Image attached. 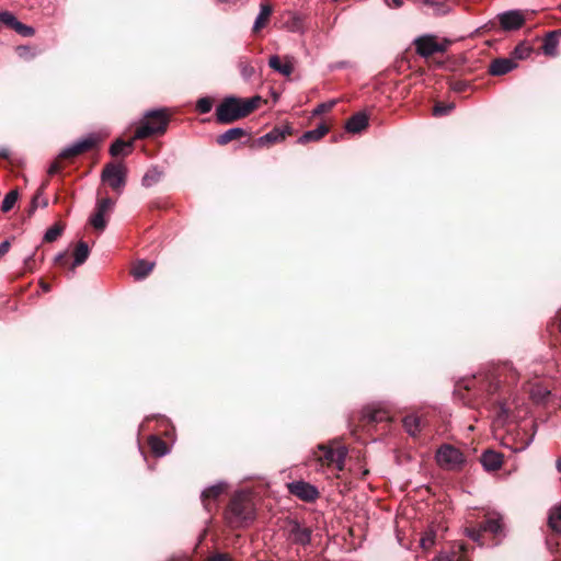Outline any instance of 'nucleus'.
Listing matches in <instances>:
<instances>
[{"label":"nucleus","instance_id":"58836bf2","mask_svg":"<svg viewBox=\"0 0 561 561\" xmlns=\"http://www.w3.org/2000/svg\"><path fill=\"white\" fill-rule=\"evenodd\" d=\"M214 104V100L211 98L205 96L201 98L196 103V110L201 114H206L211 111Z\"/></svg>","mask_w":561,"mask_h":561},{"label":"nucleus","instance_id":"bf43d9fd","mask_svg":"<svg viewBox=\"0 0 561 561\" xmlns=\"http://www.w3.org/2000/svg\"><path fill=\"white\" fill-rule=\"evenodd\" d=\"M19 50H22V53H25L26 47H25V46H20V47H19Z\"/></svg>","mask_w":561,"mask_h":561},{"label":"nucleus","instance_id":"ea45409f","mask_svg":"<svg viewBox=\"0 0 561 561\" xmlns=\"http://www.w3.org/2000/svg\"><path fill=\"white\" fill-rule=\"evenodd\" d=\"M531 50L533 49L530 46L526 45L525 43H520L515 47L513 56L516 59H525L530 55Z\"/></svg>","mask_w":561,"mask_h":561},{"label":"nucleus","instance_id":"a18cd8bd","mask_svg":"<svg viewBox=\"0 0 561 561\" xmlns=\"http://www.w3.org/2000/svg\"><path fill=\"white\" fill-rule=\"evenodd\" d=\"M468 87V82L462 80H456L451 83L453 90L459 93L467 91Z\"/></svg>","mask_w":561,"mask_h":561},{"label":"nucleus","instance_id":"b1692460","mask_svg":"<svg viewBox=\"0 0 561 561\" xmlns=\"http://www.w3.org/2000/svg\"><path fill=\"white\" fill-rule=\"evenodd\" d=\"M561 36V28L548 32L543 39L542 50L547 56H556L558 38Z\"/></svg>","mask_w":561,"mask_h":561},{"label":"nucleus","instance_id":"a19ab883","mask_svg":"<svg viewBox=\"0 0 561 561\" xmlns=\"http://www.w3.org/2000/svg\"><path fill=\"white\" fill-rule=\"evenodd\" d=\"M435 543V534L433 531H428L426 533L422 538H421V546L423 549L427 550L430 549L431 547H433Z\"/></svg>","mask_w":561,"mask_h":561},{"label":"nucleus","instance_id":"473e14b6","mask_svg":"<svg viewBox=\"0 0 561 561\" xmlns=\"http://www.w3.org/2000/svg\"><path fill=\"white\" fill-rule=\"evenodd\" d=\"M238 69L240 71L241 77L249 81L255 73V69L248 57H240L238 60Z\"/></svg>","mask_w":561,"mask_h":561},{"label":"nucleus","instance_id":"f3484780","mask_svg":"<svg viewBox=\"0 0 561 561\" xmlns=\"http://www.w3.org/2000/svg\"><path fill=\"white\" fill-rule=\"evenodd\" d=\"M389 415L386 410L380 408L366 407L362 412L359 422L363 426L377 424L389 421Z\"/></svg>","mask_w":561,"mask_h":561},{"label":"nucleus","instance_id":"39448f33","mask_svg":"<svg viewBox=\"0 0 561 561\" xmlns=\"http://www.w3.org/2000/svg\"><path fill=\"white\" fill-rule=\"evenodd\" d=\"M100 138L96 135H90L87 138L77 141L72 146L64 149L58 157L51 162L48 174L54 175L59 173L64 168V161H72L75 158L98 147Z\"/></svg>","mask_w":561,"mask_h":561},{"label":"nucleus","instance_id":"de8ad7c7","mask_svg":"<svg viewBox=\"0 0 561 561\" xmlns=\"http://www.w3.org/2000/svg\"><path fill=\"white\" fill-rule=\"evenodd\" d=\"M68 261H69V257L67 255L66 252L64 253H59L56 257H55V263L59 266H66L68 264Z\"/></svg>","mask_w":561,"mask_h":561},{"label":"nucleus","instance_id":"c85d7f7f","mask_svg":"<svg viewBox=\"0 0 561 561\" xmlns=\"http://www.w3.org/2000/svg\"><path fill=\"white\" fill-rule=\"evenodd\" d=\"M154 263L146 260H138L131 268V275L136 279H142L147 277L153 270Z\"/></svg>","mask_w":561,"mask_h":561},{"label":"nucleus","instance_id":"7c9ffc66","mask_svg":"<svg viewBox=\"0 0 561 561\" xmlns=\"http://www.w3.org/2000/svg\"><path fill=\"white\" fill-rule=\"evenodd\" d=\"M90 249L88 247V243L84 241H79L73 252L75 260L72 268L83 264L87 261Z\"/></svg>","mask_w":561,"mask_h":561},{"label":"nucleus","instance_id":"5701e85b","mask_svg":"<svg viewBox=\"0 0 561 561\" xmlns=\"http://www.w3.org/2000/svg\"><path fill=\"white\" fill-rule=\"evenodd\" d=\"M248 136V131L240 127H234L226 130L221 135L217 136L216 142L219 146H226L233 140H239L242 137Z\"/></svg>","mask_w":561,"mask_h":561},{"label":"nucleus","instance_id":"09e8293b","mask_svg":"<svg viewBox=\"0 0 561 561\" xmlns=\"http://www.w3.org/2000/svg\"><path fill=\"white\" fill-rule=\"evenodd\" d=\"M11 248V243L9 240H4L0 243V259L5 255Z\"/></svg>","mask_w":561,"mask_h":561},{"label":"nucleus","instance_id":"4be33fe9","mask_svg":"<svg viewBox=\"0 0 561 561\" xmlns=\"http://www.w3.org/2000/svg\"><path fill=\"white\" fill-rule=\"evenodd\" d=\"M329 126L322 123L316 129L304 133L299 137L298 142L301 145H306L311 141H318L329 133Z\"/></svg>","mask_w":561,"mask_h":561},{"label":"nucleus","instance_id":"4d7b16f0","mask_svg":"<svg viewBox=\"0 0 561 561\" xmlns=\"http://www.w3.org/2000/svg\"><path fill=\"white\" fill-rule=\"evenodd\" d=\"M36 208H37V207H34V205H31L30 210H28L30 215H31V214H33V213L35 211V209H36Z\"/></svg>","mask_w":561,"mask_h":561},{"label":"nucleus","instance_id":"8fccbe9b","mask_svg":"<svg viewBox=\"0 0 561 561\" xmlns=\"http://www.w3.org/2000/svg\"><path fill=\"white\" fill-rule=\"evenodd\" d=\"M0 158L4 160H11V150L8 148L0 149Z\"/></svg>","mask_w":561,"mask_h":561},{"label":"nucleus","instance_id":"20e7f679","mask_svg":"<svg viewBox=\"0 0 561 561\" xmlns=\"http://www.w3.org/2000/svg\"><path fill=\"white\" fill-rule=\"evenodd\" d=\"M500 388V381L494 378H488L480 382L479 388L474 378L468 380H461L456 383L455 396L459 397L465 404H471L473 398L482 396L484 392L486 396H492L497 392Z\"/></svg>","mask_w":561,"mask_h":561},{"label":"nucleus","instance_id":"864d4df0","mask_svg":"<svg viewBox=\"0 0 561 561\" xmlns=\"http://www.w3.org/2000/svg\"><path fill=\"white\" fill-rule=\"evenodd\" d=\"M508 413V410L505 408V404L504 403H501L500 404V411H499V415L502 416V415H507Z\"/></svg>","mask_w":561,"mask_h":561},{"label":"nucleus","instance_id":"1a4fd4ad","mask_svg":"<svg viewBox=\"0 0 561 561\" xmlns=\"http://www.w3.org/2000/svg\"><path fill=\"white\" fill-rule=\"evenodd\" d=\"M127 168L122 162L106 163L102 170L101 179L116 193H122L126 185Z\"/></svg>","mask_w":561,"mask_h":561},{"label":"nucleus","instance_id":"9d476101","mask_svg":"<svg viewBox=\"0 0 561 561\" xmlns=\"http://www.w3.org/2000/svg\"><path fill=\"white\" fill-rule=\"evenodd\" d=\"M284 529L287 534V540H289L290 543L302 547L310 545L312 529L310 527L302 526L298 519L288 518Z\"/></svg>","mask_w":561,"mask_h":561},{"label":"nucleus","instance_id":"423d86ee","mask_svg":"<svg viewBox=\"0 0 561 561\" xmlns=\"http://www.w3.org/2000/svg\"><path fill=\"white\" fill-rule=\"evenodd\" d=\"M318 449L321 453L318 456V461H320L321 465L332 467L337 471L344 470L345 459L348 454L346 446L334 440L327 445H319Z\"/></svg>","mask_w":561,"mask_h":561},{"label":"nucleus","instance_id":"cd10ccee","mask_svg":"<svg viewBox=\"0 0 561 561\" xmlns=\"http://www.w3.org/2000/svg\"><path fill=\"white\" fill-rule=\"evenodd\" d=\"M423 425L424 420L422 416L411 414L403 419V427L411 436H416L421 432Z\"/></svg>","mask_w":561,"mask_h":561},{"label":"nucleus","instance_id":"3c124183","mask_svg":"<svg viewBox=\"0 0 561 561\" xmlns=\"http://www.w3.org/2000/svg\"><path fill=\"white\" fill-rule=\"evenodd\" d=\"M553 327L561 334V316L553 320Z\"/></svg>","mask_w":561,"mask_h":561},{"label":"nucleus","instance_id":"0eeeda50","mask_svg":"<svg viewBox=\"0 0 561 561\" xmlns=\"http://www.w3.org/2000/svg\"><path fill=\"white\" fill-rule=\"evenodd\" d=\"M413 45L416 53L423 58L433 57L435 54L445 53L451 45V41L444 38L438 41L435 35H423L414 39Z\"/></svg>","mask_w":561,"mask_h":561},{"label":"nucleus","instance_id":"e433bc0d","mask_svg":"<svg viewBox=\"0 0 561 561\" xmlns=\"http://www.w3.org/2000/svg\"><path fill=\"white\" fill-rule=\"evenodd\" d=\"M467 546L463 543H459L457 546V550H454L448 557V561H470L467 557Z\"/></svg>","mask_w":561,"mask_h":561},{"label":"nucleus","instance_id":"9b49d317","mask_svg":"<svg viewBox=\"0 0 561 561\" xmlns=\"http://www.w3.org/2000/svg\"><path fill=\"white\" fill-rule=\"evenodd\" d=\"M438 465L447 470L460 469L465 462L462 453L450 445L442 446L436 455Z\"/></svg>","mask_w":561,"mask_h":561},{"label":"nucleus","instance_id":"2eb2a0df","mask_svg":"<svg viewBox=\"0 0 561 561\" xmlns=\"http://www.w3.org/2000/svg\"><path fill=\"white\" fill-rule=\"evenodd\" d=\"M290 135H293V127L290 125L276 126L270 133L260 137L256 142L259 146L272 145L283 141L286 136Z\"/></svg>","mask_w":561,"mask_h":561},{"label":"nucleus","instance_id":"6ab92c4d","mask_svg":"<svg viewBox=\"0 0 561 561\" xmlns=\"http://www.w3.org/2000/svg\"><path fill=\"white\" fill-rule=\"evenodd\" d=\"M517 67V64L510 58H495L493 59L488 68V72L491 76H504L511 72L513 69Z\"/></svg>","mask_w":561,"mask_h":561},{"label":"nucleus","instance_id":"ddd939ff","mask_svg":"<svg viewBox=\"0 0 561 561\" xmlns=\"http://www.w3.org/2000/svg\"><path fill=\"white\" fill-rule=\"evenodd\" d=\"M287 488L291 495L307 503L316 502L320 497L318 489L302 480L290 482L287 484Z\"/></svg>","mask_w":561,"mask_h":561},{"label":"nucleus","instance_id":"393cba45","mask_svg":"<svg viewBox=\"0 0 561 561\" xmlns=\"http://www.w3.org/2000/svg\"><path fill=\"white\" fill-rule=\"evenodd\" d=\"M134 138L129 141H125L121 138L116 139L110 147V153L112 157L128 156L134 147Z\"/></svg>","mask_w":561,"mask_h":561},{"label":"nucleus","instance_id":"79ce46f5","mask_svg":"<svg viewBox=\"0 0 561 561\" xmlns=\"http://www.w3.org/2000/svg\"><path fill=\"white\" fill-rule=\"evenodd\" d=\"M35 268H36V260H35V253H33L32 255L27 256L24 260L23 272L32 273L35 271Z\"/></svg>","mask_w":561,"mask_h":561},{"label":"nucleus","instance_id":"7ed1b4c3","mask_svg":"<svg viewBox=\"0 0 561 561\" xmlns=\"http://www.w3.org/2000/svg\"><path fill=\"white\" fill-rule=\"evenodd\" d=\"M171 114L167 108L148 111L138 123L134 139H145L163 135L170 123Z\"/></svg>","mask_w":561,"mask_h":561},{"label":"nucleus","instance_id":"5fc2aeb1","mask_svg":"<svg viewBox=\"0 0 561 561\" xmlns=\"http://www.w3.org/2000/svg\"><path fill=\"white\" fill-rule=\"evenodd\" d=\"M41 287L43 288L44 291H49L50 290V285L45 283L44 280H41Z\"/></svg>","mask_w":561,"mask_h":561},{"label":"nucleus","instance_id":"052dcab7","mask_svg":"<svg viewBox=\"0 0 561 561\" xmlns=\"http://www.w3.org/2000/svg\"><path fill=\"white\" fill-rule=\"evenodd\" d=\"M153 207H158V205L156 203H151L150 208H153Z\"/></svg>","mask_w":561,"mask_h":561},{"label":"nucleus","instance_id":"dca6fc26","mask_svg":"<svg viewBox=\"0 0 561 561\" xmlns=\"http://www.w3.org/2000/svg\"><path fill=\"white\" fill-rule=\"evenodd\" d=\"M2 23L9 28L14 30L18 34L30 37L35 34V30L32 26L21 23L18 19L9 11L1 12Z\"/></svg>","mask_w":561,"mask_h":561},{"label":"nucleus","instance_id":"2f4dec72","mask_svg":"<svg viewBox=\"0 0 561 561\" xmlns=\"http://www.w3.org/2000/svg\"><path fill=\"white\" fill-rule=\"evenodd\" d=\"M148 445H149L151 453L158 457L165 455L168 451L167 443L158 436H154V435L150 436L148 438Z\"/></svg>","mask_w":561,"mask_h":561},{"label":"nucleus","instance_id":"c03bdc74","mask_svg":"<svg viewBox=\"0 0 561 561\" xmlns=\"http://www.w3.org/2000/svg\"><path fill=\"white\" fill-rule=\"evenodd\" d=\"M335 103L336 101L333 100L330 102L319 104L314 110V114H323L330 112L334 107Z\"/></svg>","mask_w":561,"mask_h":561},{"label":"nucleus","instance_id":"a211bd4d","mask_svg":"<svg viewBox=\"0 0 561 561\" xmlns=\"http://www.w3.org/2000/svg\"><path fill=\"white\" fill-rule=\"evenodd\" d=\"M227 485L224 483H218L215 485H211L207 489H205L201 495V500L203 503L204 508L207 512H211L213 510V502H216L219 496L226 491Z\"/></svg>","mask_w":561,"mask_h":561},{"label":"nucleus","instance_id":"680f3d73","mask_svg":"<svg viewBox=\"0 0 561 561\" xmlns=\"http://www.w3.org/2000/svg\"><path fill=\"white\" fill-rule=\"evenodd\" d=\"M560 10H561V4H560Z\"/></svg>","mask_w":561,"mask_h":561},{"label":"nucleus","instance_id":"603ef678","mask_svg":"<svg viewBox=\"0 0 561 561\" xmlns=\"http://www.w3.org/2000/svg\"><path fill=\"white\" fill-rule=\"evenodd\" d=\"M389 5L396 9L401 8L403 5V0H391Z\"/></svg>","mask_w":561,"mask_h":561},{"label":"nucleus","instance_id":"c9c22d12","mask_svg":"<svg viewBox=\"0 0 561 561\" xmlns=\"http://www.w3.org/2000/svg\"><path fill=\"white\" fill-rule=\"evenodd\" d=\"M65 229V225L61 222H57L54 226H51L44 234V241L45 242H54L56 241Z\"/></svg>","mask_w":561,"mask_h":561},{"label":"nucleus","instance_id":"6e6552de","mask_svg":"<svg viewBox=\"0 0 561 561\" xmlns=\"http://www.w3.org/2000/svg\"><path fill=\"white\" fill-rule=\"evenodd\" d=\"M503 525L497 517H484L477 525L466 528L467 536L479 545H484L482 538L485 534L496 538L502 534Z\"/></svg>","mask_w":561,"mask_h":561},{"label":"nucleus","instance_id":"6e6d98bb","mask_svg":"<svg viewBox=\"0 0 561 561\" xmlns=\"http://www.w3.org/2000/svg\"><path fill=\"white\" fill-rule=\"evenodd\" d=\"M556 467H557L558 471L561 472V457L558 458V460L556 462Z\"/></svg>","mask_w":561,"mask_h":561},{"label":"nucleus","instance_id":"aec40b11","mask_svg":"<svg viewBox=\"0 0 561 561\" xmlns=\"http://www.w3.org/2000/svg\"><path fill=\"white\" fill-rule=\"evenodd\" d=\"M480 461L486 471H496L503 465V455L493 449H486L481 455Z\"/></svg>","mask_w":561,"mask_h":561},{"label":"nucleus","instance_id":"412c9836","mask_svg":"<svg viewBox=\"0 0 561 561\" xmlns=\"http://www.w3.org/2000/svg\"><path fill=\"white\" fill-rule=\"evenodd\" d=\"M368 126V116L365 113H356L351 116L345 125V128L348 133H360Z\"/></svg>","mask_w":561,"mask_h":561},{"label":"nucleus","instance_id":"f704fd0d","mask_svg":"<svg viewBox=\"0 0 561 561\" xmlns=\"http://www.w3.org/2000/svg\"><path fill=\"white\" fill-rule=\"evenodd\" d=\"M18 198H19V192L16 190H11L10 192H8L2 201L1 211L2 213L10 211L14 207Z\"/></svg>","mask_w":561,"mask_h":561},{"label":"nucleus","instance_id":"4468645a","mask_svg":"<svg viewBox=\"0 0 561 561\" xmlns=\"http://www.w3.org/2000/svg\"><path fill=\"white\" fill-rule=\"evenodd\" d=\"M501 27L504 31H515L525 24V16L518 10H511L497 15Z\"/></svg>","mask_w":561,"mask_h":561},{"label":"nucleus","instance_id":"f8f14e48","mask_svg":"<svg viewBox=\"0 0 561 561\" xmlns=\"http://www.w3.org/2000/svg\"><path fill=\"white\" fill-rule=\"evenodd\" d=\"M114 206V201L110 197L99 198L95 205V209L93 214L90 216L89 222L90 225L98 231H103L106 228L107 219L110 216L112 208Z\"/></svg>","mask_w":561,"mask_h":561},{"label":"nucleus","instance_id":"37998d69","mask_svg":"<svg viewBox=\"0 0 561 561\" xmlns=\"http://www.w3.org/2000/svg\"><path fill=\"white\" fill-rule=\"evenodd\" d=\"M172 561H190L187 558L173 559ZM207 561H232L226 553H217L208 558Z\"/></svg>","mask_w":561,"mask_h":561},{"label":"nucleus","instance_id":"13d9d810","mask_svg":"<svg viewBox=\"0 0 561 561\" xmlns=\"http://www.w3.org/2000/svg\"><path fill=\"white\" fill-rule=\"evenodd\" d=\"M19 50H22V53H25L26 47H25V46H20V47H19Z\"/></svg>","mask_w":561,"mask_h":561},{"label":"nucleus","instance_id":"f257e3e1","mask_svg":"<svg viewBox=\"0 0 561 561\" xmlns=\"http://www.w3.org/2000/svg\"><path fill=\"white\" fill-rule=\"evenodd\" d=\"M256 518V508L253 497L244 491L236 492L224 512V520L231 529L244 528Z\"/></svg>","mask_w":561,"mask_h":561},{"label":"nucleus","instance_id":"4c0bfd02","mask_svg":"<svg viewBox=\"0 0 561 561\" xmlns=\"http://www.w3.org/2000/svg\"><path fill=\"white\" fill-rule=\"evenodd\" d=\"M455 105L453 103H442L438 102L433 107V115L436 117L448 115L453 110Z\"/></svg>","mask_w":561,"mask_h":561},{"label":"nucleus","instance_id":"a878e982","mask_svg":"<svg viewBox=\"0 0 561 561\" xmlns=\"http://www.w3.org/2000/svg\"><path fill=\"white\" fill-rule=\"evenodd\" d=\"M260 8H261V11H260V13L254 22L253 28H252L253 33H257L263 27L266 26V24L270 21L271 15H272V12H273V8L270 3H261Z\"/></svg>","mask_w":561,"mask_h":561},{"label":"nucleus","instance_id":"f03ea898","mask_svg":"<svg viewBox=\"0 0 561 561\" xmlns=\"http://www.w3.org/2000/svg\"><path fill=\"white\" fill-rule=\"evenodd\" d=\"M261 102L262 98L259 95L251 99L225 98L216 108V121L219 124H232L253 113Z\"/></svg>","mask_w":561,"mask_h":561},{"label":"nucleus","instance_id":"c756f323","mask_svg":"<svg viewBox=\"0 0 561 561\" xmlns=\"http://www.w3.org/2000/svg\"><path fill=\"white\" fill-rule=\"evenodd\" d=\"M548 526L553 533L561 534V505H556L550 508Z\"/></svg>","mask_w":561,"mask_h":561},{"label":"nucleus","instance_id":"49530a36","mask_svg":"<svg viewBox=\"0 0 561 561\" xmlns=\"http://www.w3.org/2000/svg\"><path fill=\"white\" fill-rule=\"evenodd\" d=\"M48 185V180L44 181L41 186L38 187L36 194L34 195V197L32 198V203L31 205H34V207H37V199L38 197L43 194V192L45 191V188L47 187Z\"/></svg>","mask_w":561,"mask_h":561},{"label":"nucleus","instance_id":"bb28decb","mask_svg":"<svg viewBox=\"0 0 561 561\" xmlns=\"http://www.w3.org/2000/svg\"><path fill=\"white\" fill-rule=\"evenodd\" d=\"M268 66L279 72L283 76H290L294 71V66L289 60H286L285 62H282L279 56L273 55L268 59Z\"/></svg>","mask_w":561,"mask_h":561},{"label":"nucleus","instance_id":"72a5a7b5","mask_svg":"<svg viewBox=\"0 0 561 561\" xmlns=\"http://www.w3.org/2000/svg\"><path fill=\"white\" fill-rule=\"evenodd\" d=\"M162 178V172L157 168L149 169L142 176V185L145 187H151L157 184Z\"/></svg>","mask_w":561,"mask_h":561}]
</instances>
